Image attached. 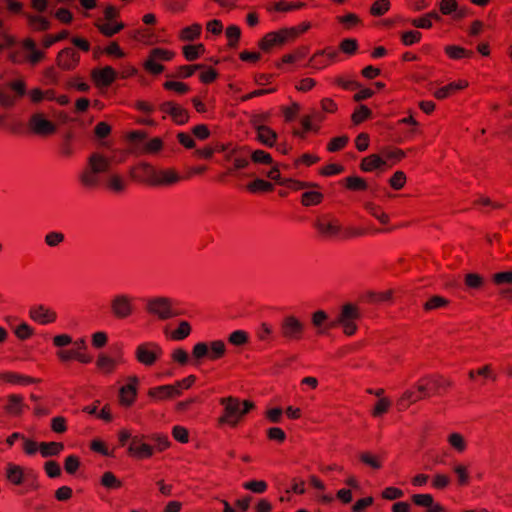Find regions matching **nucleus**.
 <instances>
[{
    "label": "nucleus",
    "mask_w": 512,
    "mask_h": 512,
    "mask_svg": "<svg viewBox=\"0 0 512 512\" xmlns=\"http://www.w3.org/2000/svg\"><path fill=\"white\" fill-rule=\"evenodd\" d=\"M247 189L251 193L271 192L274 189V185L266 180L257 178L247 184Z\"/></svg>",
    "instance_id": "58836bf2"
},
{
    "label": "nucleus",
    "mask_w": 512,
    "mask_h": 512,
    "mask_svg": "<svg viewBox=\"0 0 512 512\" xmlns=\"http://www.w3.org/2000/svg\"><path fill=\"white\" fill-rule=\"evenodd\" d=\"M88 167L98 174L105 173L110 168V160L102 154L93 153L88 158Z\"/></svg>",
    "instance_id": "4be33fe9"
},
{
    "label": "nucleus",
    "mask_w": 512,
    "mask_h": 512,
    "mask_svg": "<svg viewBox=\"0 0 512 512\" xmlns=\"http://www.w3.org/2000/svg\"><path fill=\"white\" fill-rule=\"evenodd\" d=\"M421 32L417 30H410L402 33L401 40L404 45L410 46L420 41L421 39Z\"/></svg>",
    "instance_id": "338daca9"
},
{
    "label": "nucleus",
    "mask_w": 512,
    "mask_h": 512,
    "mask_svg": "<svg viewBox=\"0 0 512 512\" xmlns=\"http://www.w3.org/2000/svg\"><path fill=\"white\" fill-rule=\"evenodd\" d=\"M80 182L84 187L94 189L99 185L98 173L93 172V170L88 167L81 173Z\"/></svg>",
    "instance_id": "2f4dec72"
},
{
    "label": "nucleus",
    "mask_w": 512,
    "mask_h": 512,
    "mask_svg": "<svg viewBox=\"0 0 512 512\" xmlns=\"http://www.w3.org/2000/svg\"><path fill=\"white\" fill-rule=\"evenodd\" d=\"M324 195L318 191H307L302 194L301 203L304 206L318 205L322 202Z\"/></svg>",
    "instance_id": "c03bdc74"
},
{
    "label": "nucleus",
    "mask_w": 512,
    "mask_h": 512,
    "mask_svg": "<svg viewBox=\"0 0 512 512\" xmlns=\"http://www.w3.org/2000/svg\"><path fill=\"white\" fill-rule=\"evenodd\" d=\"M430 383L433 385V393L437 394L440 389H448L452 386V381L442 375L431 376Z\"/></svg>",
    "instance_id": "09e8293b"
},
{
    "label": "nucleus",
    "mask_w": 512,
    "mask_h": 512,
    "mask_svg": "<svg viewBox=\"0 0 512 512\" xmlns=\"http://www.w3.org/2000/svg\"><path fill=\"white\" fill-rule=\"evenodd\" d=\"M156 171L152 165L149 163H140L136 167H133L130 171V175L133 179L147 183L151 186H154Z\"/></svg>",
    "instance_id": "2eb2a0df"
},
{
    "label": "nucleus",
    "mask_w": 512,
    "mask_h": 512,
    "mask_svg": "<svg viewBox=\"0 0 512 512\" xmlns=\"http://www.w3.org/2000/svg\"><path fill=\"white\" fill-rule=\"evenodd\" d=\"M175 52L164 48H153L143 66L151 74L158 75L164 71V66L159 61H170L174 58Z\"/></svg>",
    "instance_id": "6e6552de"
},
{
    "label": "nucleus",
    "mask_w": 512,
    "mask_h": 512,
    "mask_svg": "<svg viewBox=\"0 0 512 512\" xmlns=\"http://www.w3.org/2000/svg\"><path fill=\"white\" fill-rule=\"evenodd\" d=\"M163 87L166 90L174 91L180 95L186 94L190 90V88L187 84H185L183 82H178V81H166L163 84Z\"/></svg>",
    "instance_id": "052dcab7"
},
{
    "label": "nucleus",
    "mask_w": 512,
    "mask_h": 512,
    "mask_svg": "<svg viewBox=\"0 0 512 512\" xmlns=\"http://www.w3.org/2000/svg\"><path fill=\"white\" fill-rule=\"evenodd\" d=\"M411 500L415 505L426 508L427 510L433 504V496L430 494H414Z\"/></svg>",
    "instance_id": "13d9d810"
},
{
    "label": "nucleus",
    "mask_w": 512,
    "mask_h": 512,
    "mask_svg": "<svg viewBox=\"0 0 512 512\" xmlns=\"http://www.w3.org/2000/svg\"><path fill=\"white\" fill-rule=\"evenodd\" d=\"M79 62V53L71 47L62 49L56 56L57 66L64 71L74 70L78 66Z\"/></svg>",
    "instance_id": "9b49d317"
},
{
    "label": "nucleus",
    "mask_w": 512,
    "mask_h": 512,
    "mask_svg": "<svg viewBox=\"0 0 512 512\" xmlns=\"http://www.w3.org/2000/svg\"><path fill=\"white\" fill-rule=\"evenodd\" d=\"M57 357L61 362H68L70 360H77L80 363H90L92 361V357L88 354L81 352L79 350H59L57 352Z\"/></svg>",
    "instance_id": "aec40b11"
},
{
    "label": "nucleus",
    "mask_w": 512,
    "mask_h": 512,
    "mask_svg": "<svg viewBox=\"0 0 512 512\" xmlns=\"http://www.w3.org/2000/svg\"><path fill=\"white\" fill-rule=\"evenodd\" d=\"M108 187L113 192L121 193L126 189V182L121 176L113 174L108 179Z\"/></svg>",
    "instance_id": "864d4df0"
},
{
    "label": "nucleus",
    "mask_w": 512,
    "mask_h": 512,
    "mask_svg": "<svg viewBox=\"0 0 512 512\" xmlns=\"http://www.w3.org/2000/svg\"><path fill=\"white\" fill-rule=\"evenodd\" d=\"M162 354L161 347L154 342H146L138 345L135 350L136 360L144 366H152Z\"/></svg>",
    "instance_id": "1a4fd4ad"
},
{
    "label": "nucleus",
    "mask_w": 512,
    "mask_h": 512,
    "mask_svg": "<svg viewBox=\"0 0 512 512\" xmlns=\"http://www.w3.org/2000/svg\"><path fill=\"white\" fill-rule=\"evenodd\" d=\"M29 128L40 136H47L56 132L55 124L45 119L41 113H35L30 117Z\"/></svg>",
    "instance_id": "f8f14e48"
},
{
    "label": "nucleus",
    "mask_w": 512,
    "mask_h": 512,
    "mask_svg": "<svg viewBox=\"0 0 512 512\" xmlns=\"http://www.w3.org/2000/svg\"><path fill=\"white\" fill-rule=\"evenodd\" d=\"M445 53L451 58L455 60H459L462 58H470L474 55L472 50H467L463 47L456 45H448L445 47Z\"/></svg>",
    "instance_id": "72a5a7b5"
},
{
    "label": "nucleus",
    "mask_w": 512,
    "mask_h": 512,
    "mask_svg": "<svg viewBox=\"0 0 512 512\" xmlns=\"http://www.w3.org/2000/svg\"><path fill=\"white\" fill-rule=\"evenodd\" d=\"M251 160L257 164L270 165L273 163L271 155L264 150H255L251 154Z\"/></svg>",
    "instance_id": "bf43d9fd"
},
{
    "label": "nucleus",
    "mask_w": 512,
    "mask_h": 512,
    "mask_svg": "<svg viewBox=\"0 0 512 512\" xmlns=\"http://www.w3.org/2000/svg\"><path fill=\"white\" fill-rule=\"evenodd\" d=\"M372 111L366 105H360L351 115V121L354 125H359L365 120L371 118Z\"/></svg>",
    "instance_id": "79ce46f5"
},
{
    "label": "nucleus",
    "mask_w": 512,
    "mask_h": 512,
    "mask_svg": "<svg viewBox=\"0 0 512 512\" xmlns=\"http://www.w3.org/2000/svg\"><path fill=\"white\" fill-rule=\"evenodd\" d=\"M64 449L62 442H40L39 452L43 457L57 456Z\"/></svg>",
    "instance_id": "cd10ccee"
},
{
    "label": "nucleus",
    "mask_w": 512,
    "mask_h": 512,
    "mask_svg": "<svg viewBox=\"0 0 512 512\" xmlns=\"http://www.w3.org/2000/svg\"><path fill=\"white\" fill-rule=\"evenodd\" d=\"M205 51L203 44L186 45L183 47V54L188 61H194Z\"/></svg>",
    "instance_id": "a18cd8bd"
},
{
    "label": "nucleus",
    "mask_w": 512,
    "mask_h": 512,
    "mask_svg": "<svg viewBox=\"0 0 512 512\" xmlns=\"http://www.w3.org/2000/svg\"><path fill=\"white\" fill-rule=\"evenodd\" d=\"M468 86V82L465 80H459L457 82L449 83L446 86H443L439 89H437L434 92V97L438 100H443L450 95L454 94L455 92L462 90Z\"/></svg>",
    "instance_id": "412c9836"
},
{
    "label": "nucleus",
    "mask_w": 512,
    "mask_h": 512,
    "mask_svg": "<svg viewBox=\"0 0 512 512\" xmlns=\"http://www.w3.org/2000/svg\"><path fill=\"white\" fill-rule=\"evenodd\" d=\"M252 124L257 131L258 141L268 147L275 145L277 140V133L274 130L266 125L259 124L256 118L252 119Z\"/></svg>",
    "instance_id": "a211bd4d"
},
{
    "label": "nucleus",
    "mask_w": 512,
    "mask_h": 512,
    "mask_svg": "<svg viewBox=\"0 0 512 512\" xmlns=\"http://www.w3.org/2000/svg\"><path fill=\"white\" fill-rule=\"evenodd\" d=\"M110 311L114 318L124 320L135 312L133 298L127 294H117L110 301Z\"/></svg>",
    "instance_id": "0eeeda50"
},
{
    "label": "nucleus",
    "mask_w": 512,
    "mask_h": 512,
    "mask_svg": "<svg viewBox=\"0 0 512 512\" xmlns=\"http://www.w3.org/2000/svg\"><path fill=\"white\" fill-rule=\"evenodd\" d=\"M191 333V326L187 321H181L178 325V328L175 329L171 337L174 340H183L187 338Z\"/></svg>",
    "instance_id": "3c124183"
},
{
    "label": "nucleus",
    "mask_w": 512,
    "mask_h": 512,
    "mask_svg": "<svg viewBox=\"0 0 512 512\" xmlns=\"http://www.w3.org/2000/svg\"><path fill=\"white\" fill-rule=\"evenodd\" d=\"M145 310L159 320H168L178 315L173 309L172 300L168 297H153L147 300Z\"/></svg>",
    "instance_id": "423d86ee"
},
{
    "label": "nucleus",
    "mask_w": 512,
    "mask_h": 512,
    "mask_svg": "<svg viewBox=\"0 0 512 512\" xmlns=\"http://www.w3.org/2000/svg\"><path fill=\"white\" fill-rule=\"evenodd\" d=\"M279 330L285 341H300L304 337L306 324L296 315L287 314L281 319Z\"/></svg>",
    "instance_id": "f03ea898"
},
{
    "label": "nucleus",
    "mask_w": 512,
    "mask_h": 512,
    "mask_svg": "<svg viewBox=\"0 0 512 512\" xmlns=\"http://www.w3.org/2000/svg\"><path fill=\"white\" fill-rule=\"evenodd\" d=\"M349 141V137L347 135L338 136L332 138L327 145V150L329 152H338L345 148Z\"/></svg>",
    "instance_id": "603ef678"
},
{
    "label": "nucleus",
    "mask_w": 512,
    "mask_h": 512,
    "mask_svg": "<svg viewBox=\"0 0 512 512\" xmlns=\"http://www.w3.org/2000/svg\"><path fill=\"white\" fill-rule=\"evenodd\" d=\"M298 37V31L293 28H282L278 31L267 33L260 41L259 48L263 52H270L274 47H281L293 42Z\"/></svg>",
    "instance_id": "7ed1b4c3"
},
{
    "label": "nucleus",
    "mask_w": 512,
    "mask_h": 512,
    "mask_svg": "<svg viewBox=\"0 0 512 512\" xmlns=\"http://www.w3.org/2000/svg\"><path fill=\"white\" fill-rule=\"evenodd\" d=\"M464 284L469 289L481 290L485 286L486 280L481 274L470 272L464 275Z\"/></svg>",
    "instance_id": "c85d7f7f"
},
{
    "label": "nucleus",
    "mask_w": 512,
    "mask_h": 512,
    "mask_svg": "<svg viewBox=\"0 0 512 512\" xmlns=\"http://www.w3.org/2000/svg\"><path fill=\"white\" fill-rule=\"evenodd\" d=\"M344 185L351 191H364L368 188L366 180L359 176H349L345 178Z\"/></svg>",
    "instance_id": "4c0bfd02"
},
{
    "label": "nucleus",
    "mask_w": 512,
    "mask_h": 512,
    "mask_svg": "<svg viewBox=\"0 0 512 512\" xmlns=\"http://www.w3.org/2000/svg\"><path fill=\"white\" fill-rule=\"evenodd\" d=\"M339 48L343 53L353 55L358 49V42L356 39L346 38L341 41Z\"/></svg>",
    "instance_id": "0e129e2a"
},
{
    "label": "nucleus",
    "mask_w": 512,
    "mask_h": 512,
    "mask_svg": "<svg viewBox=\"0 0 512 512\" xmlns=\"http://www.w3.org/2000/svg\"><path fill=\"white\" fill-rule=\"evenodd\" d=\"M241 36V30L236 25H231L226 28V37L228 38V46L231 48L236 47Z\"/></svg>",
    "instance_id": "6e6d98bb"
},
{
    "label": "nucleus",
    "mask_w": 512,
    "mask_h": 512,
    "mask_svg": "<svg viewBox=\"0 0 512 512\" xmlns=\"http://www.w3.org/2000/svg\"><path fill=\"white\" fill-rule=\"evenodd\" d=\"M169 385H162L155 388H151L148 391V396L157 400L171 399Z\"/></svg>",
    "instance_id": "8fccbe9b"
},
{
    "label": "nucleus",
    "mask_w": 512,
    "mask_h": 512,
    "mask_svg": "<svg viewBox=\"0 0 512 512\" xmlns=\"http://www.w3.org/2000/svg\"><path fill=\"white\" fill-rule=\"evenodd\" d=\"M447 442L458 453H464L467 449V441L461 433H450L447 437Z\"/></svg>",
    "instance_id": "c756f323"
},
{
    "label": "nucleus",
    "mask_w": 512,
    "mask_h": 512,
    "mask_svg": "<svg viewBox=\"0 0 512 512\" xmlns=\"http://www.w3.org/2000/svg\"><path fill=\"white\" fill-rule=\"evenodd\" d=\"M329 316L324 310H317L311 314V324L314 328H321Z\"/></svg>",
    "instance_id": "774afa93"
},
{
    "label": "nucleus",
    "mask_w": 512,
    "mask_h": 512,
    "mask_svg": "<svg viewBox=\"0 0 512 512\" xmlns=\"http://www.w3.org/2000/svg\"><path fill=\"white\" fill-rule=\"evenodd\" d=\"M118 365V361L105 353H100L96 360L97 369L103 374H112Z\"/></svg>",
    "instance_id": "b1692460"
},
{
    "label": "nucleus",
    "mask_w": 512,
    "mask_h": 512,
    "mask_svg": "<svg viewBox=\"0 0 512 512\" xmlns=\"http://www.w3.org/2000/svg\"><path fill=\"white\" fill-rule=\"evenodd\" d=\"M220 404L223 406V414L218 418L220 425L228 424L231 427H236L242 420L241 401L233 396H228L220 399Z\"/></svg>",
    "instance_id": "39448f33"
},
{
    "label": "nucleus",
    "mask_w": 512,
    "mask_h": 512,
    "mask_svg": "<svg viewBox=\"0 0 512 512\" xmlns=\"http://www.w3.org/2000/svg\"><path fill=\"white\" fill-rule=\"evenodd\" d=\"M248 340V334L243 330L234 331L228 337L229 343L234 346H243L248 343Z\"/></svg>",
    "instance_id": "5fc2aeb1"
},
{
    "label": "nucleus",
    "mask_w": 512,
    "mask_h": 512,
    "mask_svg": "<svg viewBox=\"0 0 512 512\" xmlns=\"http://www.w3.org/2000/svg\"><path fill=\"white\" fill-rule=\"evenodd\" d=\"M181 177L174 169L156 171L154 186H167L179 182Z\"/></svg>",
    "instance_id": "6ab92c4d"
},
{
    "label": "nucleus",
    "mask_w": 512,
    "mask_h": 512,
    "mask_svg": "<svg viewBox=\"0 0 512 512\" xmlns=\"http://www.w3.org/2000/svg\"><path fill=\"white\" fill-rule=\"evenodd\" d=\"M139 379L137 376L128 377V384L122 386L119 390V401L120 404L129 407L131 406L137 396V386Z\"/></svg>",
    "instance_id": "dca6fc26"
},
{
    "label": "nucleus",
    "mask_w": 512,
    "mask_h": 512,
    "mask_svg": "<svg viewBox=\"0 0 512 512\" xmlns=\"http://www.w3.org/2000/svg\"><path fill=\"white\" fill-rule=\"evenodd\" d=\"M201 31L202 26L198 23H194L180 31L179 39L181 41H194L200 37Z\"/></svg>",
    "instance_id": "7c9ffc66"
},
{
    "label": "nucleus",
    "mask_w": 512,
    "mask_h": 512,
    "mask_svg": "<svg viewBox=\"0 0 512 512\" xmlns=\"http://www.w3.org/2000/svg\"><path fill=\"white\" fill-rule=\"evenodd\" d=\"M95 26L98 28L100 33L105 37H112L124 28V24L122 22H118L114 25H111L109 23H101L100 20L95 22Z\"/></svg>",
    "instance_id": "f704fd0d"
},
{
    "label": "nucleus",
    "mask_w": 512,
    "mask_h": 512,
    "mask_svg": "<svg viewBox=\"0 0 512 512\" xmlns=\"http://www.w3.org/2000/svg\"><path fill=\"white\" fill-rule=\"evenodd\" d=\"M359 460L361 463H363L366 466H369L374 470H379L382 468L381 458L377 455L372 454L369 451L361 452L359 454Z\"/></svg>",
    "instance_id": "e433bc0d"
},
{
    "label": "nucleus",
    "mask_w": 512,
    "mask_h": 512,
    "mask_svg": "<svg viewBox=\"0 0 512 512\" xmlns=\"http://www.w3.org/2000/svg\"><path fill=\"white\" fill-rule=\"evenodd\" d=\"M143 435H135L128 447V454L137 459L149 458L153 455V447L143 442Z\"/></svg>",
    "instance_id": "ddd939ff"
},
{
    "label": "nucleus",
    "mask_w": 512,
    "mask_h": 512,
    "mask_svg": "<svg viewBox=\"0 0 512 512\" xmlns=\"http://www.w3.org/2000/svg\"><path fill=\"white\" fill-rule=\"evenodd\" d=\"M6 478L10 483L14 485L22 484L24 479L22 467L15 464H8L6 469Z\"/></svg>",
    "instance_id": "473e14b6"
},
{
    "label": "nucleus",
    "mask_w": 512,
    "mask_h": 512,
    "mask_svg": "<svg viewBox=\"0 0 512 512\" xmlns=\"http://www.w3.org/2000/svg\"><path fill=\"white\" fill-rule=\"evenodd\" d=\"M0 380H3L4 382L10 383V384H21V385H27V384H33V383L39 382V379L32 378L29 376H24V375L17 374L14 372L0 373Z\"/></svg>",
    "instance_id": "a878e982"
},
{
    "label": "nucleus",
    "mask_w": 512,
    "mask_h": 512,
    "mask_svg": "<svg viewBox=\"0 0 512 512\" xmlns=\"http://www.w3.org/2000/svg\"><path fill=\"white\" fill-rule=\"evenodd\" d=\"M431 375H427L421 378L415 385V391L418 393V396L421 397V400L427 399L431 396V390L429 389Z\"/></svg>",
    "instance_id": "37998d69"
},
{
    "label": "nucleus",
    "mask_w": 512,
    "mask_h": 512,
    "mask_svg": "<svg viewBox=\"0 0 512 512\" xmlns=\"http://www.w3.org/2000/svg\"><path fill=\"white\" fill-rule=\"evenodd\" d=\"M449 303L450 301L447 298L439 295H433L423 304V309L424 311L429 312L432 310L445 308L449 305Z\"/></svg>",
    "instance_id": "c9c22d12"
},
{
    "label": "nucleus",
    "mask_w": 512,
    "mask_h": 512,
    "mask_svg": "<svg viewBox=\"0 0 512 512\" xmlns=\"http://www.w3.org/2000/svg\"><path fill=\"white\" fill-rule=\"evenodd\" d=\"M24 403L23 397L17 394H11L7 397V404L4 410L7 414L12 416H20L23 413Z\"/></svg>",
    "instance_id": "5701e85b"
},
{
    "label": "nucleus",
    "mask_w": 512,
    "mask_h": 512,
    "mask_svg": "<svg viewBox=\"0 0 512 512\" xmlns=\"http://www.w3.org/2000/svg\"><path fill=\"white\" fill-rule=\"evenodd\" d=\"M419 401H421V397L418 396V393L414 389H407L397 400V405L401 410H405Z\"/></svg>",
    "instance_id": "bb28decb"
},
{
    "label": "nucleus",
    "mask_w": 512,
    "mask_h": 512,
    "mask_svg": "<svg viewBox=\"0 0 512 512\" xmlns=\"http://www.w3.org/2000/svg\"><path fill=\"white\" fill-rule=\"evenodd\" d=\"M361 318L360 308L354 303H345L330 327L341 326L346 336H352L357 332L356 321Z\"/></svg>",
    "instance_id": "f257e3e1"
},
{
    "label": "nucleus",
    "mask_w": 512,
    "mask_h": 512,
    "mask_svg": "<svg viewBox=\"0 0 512 512\" xmlns=\"http://www.w3.org/2000/svg\"><path fill=\"white\" fill-rule=\"evenodd\" d=\"M14 333L18 339L26 340L34 335V330L27 323L23 322L15 328Z\"/></svg>",
    "instance_id": "69168bd1"
},
{
    "label": "nucleus",
    "mask_w": 512,
    "mask_h": 512,
    "mask_svg": "<svg viewBox=\"0 0 512 512\" xmlns=\"http://www.w3.org/2000/svg\"><path fill=\"white\" fill-rule=\"evenodd\" d=\"M91 78L96 87H108L116 80L117 72L111 66H105L101 69H93Z\"/></svg>",
    "instance_id": "4468645a"
},
{
    "label": "nucleus",
    "mask_w": 512,
    "mask_h": 512,
    "mask_svg": "<svg viewBox=\"0 0 512 512\" xmlns=\"http://www.w3.org/2000/svg\"><path fill=\"white\" fill-rule=\"evenodd\" d=\"M159 110L164 114L163 118L168 115L178 125H183L189 120V112L176 102H163L159 105Z\"/></svg>",
    "instance_id": "9d476101"
},
{
    "label": "nucleus",
    "mask_w": 512,
    "mask_h": 512,
    "mask_svg": "<svg viewBox=\"0 0 512 512\" xmlns=\"http://www.w3.org/2000/svg\"><path fill=\"white\" fill-rule=\"evenodd\" d=\"M226 354V345L222 340L212 342H198L193 346L192 357L196 361L207 358L211 361L221 359Z\"/></svg>",
    "instance_id": "20e7f679"
},
{
    "label": "nucleus",
    "mask_w": 512,
    "mask_h": 512,
    "mask_svg": "<svg viewBox=\"0 0 512 512\" xmlns=\"http://www.w3.org/2000/svg\"><path fill=\"white\" fill-rule=\"evenodd\" d=\"M491 281L497 287L512 284V271L496 272L491 276Z\"/></svg>",
    "instance_id": "49530a36"
},
{
    "label": "nucleus",
    "mask_w": 512,
    "mask_h": 512,
    "mask_svg": "<svg viewBox=\"0 0 512 512\" xmlns=\"http://www.w3.org/2000/svg\"><path fill=\"white\" fill-rule=\"evenodd\" d=\"M452 469L457 476V484L459 486H466L469 484L470 475L466 465L462 463H455Z\"/></svg>",
    "instance_id": "ea45409f"
},
{
    "label": "nucleus",
    "mask_w": 512,
    "mask_h": 512,
    "mask_svg": "<svg viewBox=\"0 0 512 512\" xmlns=\"http://www.w3.org/2000/svg\"><path fill=\"white\" fill-rule=\"evenodd\" d=\"M101 484L109 489H116L121 487L120 480H118L112 472H105L102 475Z\"/></svg>",
    "instance_id": "e2e57ef3"
},
{
    "label": "nucleus",
    "mask_w": 512,
    "mask_h": 512,
    "mask_svg": "<svg viewBox=\"0 0 512 512\" xmlns=\"http://www.w3.org/2000/svg\"><path fill=\"white\" fill-rule=\"evenodd\" d=\"M385 165L386 161L378 154H371L361 160L360 169L363 172H372L376 169L382 168Z\"/></svg>",
    "instance_id": "393cba45"
},
{
    "label": "nucleus",
    "mask_w": 512,
    "mask_h": 512,
    "mask_svg": "<svg viewBox=\"0 0 512 512\" xmlns=\"http://www.w3.org/2000/svg\"><path fill=\"white\" fill-rule=\"evenodd\" d=\"M29 26L35 31H46L50 28V22L41 16L27 14Z\"/></svg>",
    "instance_id": "a19ab883"
},
{
    "label": "nucleus",
    "mask_w": 512,
    "mask_h": 512,
    "mask_svg": "<svg viewBox=\"0 0 512 512\" xmlns=\"http://www.w3.org/2000/svg\"><path fill=\"white\" fill-rule=\"evenodd\" d=\"M407 178L403 171H396L389 179L390 186L395 190L402 189L406 184Z\"/></svg>",
    "instance_id": "680f3d73"
},
{
    "label": "nucleus",
    "mask_w": 512,
    "mask_h": 512,
    "mask_svg": "<svg viewBox=\"0 0 512 512\" xmlns=\"http://www.w3.org/2000/svg\"><path fill=\"white\" fill-rule=\"evenodd\" d=\"M365 208L376 218L378 219L382 224H388L389 223V216L383 212L378 206H376L372 202H368L365 204Z\"/></svg>",
    "instance_id": "4d7b16f0"
},
{
    "label": "nucleus",
    "mask_w": 512,
    "mask_h": 512,
    "mask_svg": "<svg viewBox=\"0 0 512 512\" xmlns=\"http://www.w3.org/2000/svg\"><path fill=\"white\" fill-rule=\"evenodd\" d=\"M29 317L41 325H48L57 320V313L44 305H36L30 308Z\"/></svg>",
    "instance_id": "f3484780"
},
{
    "label": "nucleus",
    "mask_w": 512,
    "mask_h": 512,
    "mask_svg": "<svg viewBox=\"0 0 512 512\" xmlns=\"http://www.w3.org/2000/svg\"><path fill=\"white\" fill-rule=\"evenodd\" d=\"M391 401L389 398L387 397H382L380 398L374 408L372 409V416L373 417H381L382 415H384L385 413H387L391 407Z\"/></svg>",
    "instance_id": "de8ad7c7"
}]
</instances>
